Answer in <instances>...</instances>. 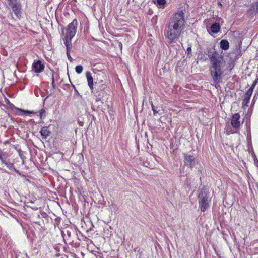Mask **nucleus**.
Segmentation results:
<instances>
[{"label":"nucleus","instance_id":"f257e3e1","mask_svg":"<svg viewBox=\"0 0 258 258\" xmlns=\"http://www.w3.org/2000/svg\"><path fill=\"white\" fill-rule=\"evenodd\" d=\"M210 60L209 71L215 83H219L222 79V76L226 69V61L224 56L216 51L209 53Z\"/></svg>","mask_w":258,"mask_h":258},{"label":"nucleus","instance_id":"f03ea898","mask_svg":"<svg viewBox=\"0 0 258 258\" xmlns=\"http://www.w3.org/2000/svg\"><path fill=\"white\" fill-rule=\"evenodd\" d=\"M77 26L78 21L76 19H74L66 28L62 29V32L64 44L70 46V44H72V39L76 35Z\"/></svg>","mask_w":258,"mask_h":258},{"label":"nucleus","instance_id":"7ed1b4c3","mask_svg":"<svg viewBox=\"0 0 258 258\" xmlns=\"http://www.w3.org/2000/svg\"><path fill=\"white\" fill-rule=\"evenodd\" d=\"M184 16V11L178 10L170 18L168 25L183 30L185 25Z\"/></svg>","mask_w":258,"mask_h":258},{"label":"nucleus","instance_id":"20e7f679","mask_svg":"<svg viewBox=\"0 0 258 258\" xmlns=\"http://www.w3.org/2000/svg\"><path fill=\"white\" fill-rule=\"evenodd\" d=\"M183 30L168 25L165 30V36L169 44L176 43L181 36Z\"/></svg>","mask_w":258,"mask_h":258},{"label":"nucleus","instance_id":"39448f33","mask_svg":"<svg viewBox=\"0 0 258 258\" xmlns=\"http://www.w3.org/2000/svg\"><path fill=\"white\" fill-rule=\"evenodd\" d=\"M199 207L202 212L207 211L210 206L211 199L205 190H201L198 196Z\"/></svg>","mask_w":258,"mask_h":258},{"label":"nucleus","instance_id":"423d86ee","mask_svg":"<svg viewBox=\"0 0 258 258\" xmlns=\"http://www.w3.org/2000/svg\"><path fill=\"white\" fill-rule=\"evenodd\" d=\"M183 157L184 164L192 169L195 165V157L193 155L188 154H184Z\"/></svg>","mask_w":258,"mask_h":258},{"label":"nucleus","instance_id":"0eeeda50","mask_svg":"<svg viewBox=\"0 0 258 258\" xmlns=\"http://www.w3.org/2000/svg\"><path fill=\"white\" fill-rule=\"evenodd\" d=\"M254 86L255 84H253L251 87L248 89V90L244 94V98L242 102V105L243 106H247L248 104L249 103L251 96L253 93Z\"/></svg>","mask_w":258,"mask_h":258},{"label":"nucleus","instance_id":"6e6552de","mask_svg":"<svg viewBox=\"0 0 258 258\" xmlns=\"http://www.w3.org/2000/svg\"><path fill=\"white\" fill-rule=\"evenodd\" d=\"M91 92L95 96L96 102L102 103V100L105 94V91L94 89V88L93 91H91Z\"/></svg>","mask_w":258,"mask_h":258},{"label":"nucleus","instance_id":"1a4fd4ad","mask_svg":"<svg viewBox=\"0 0 258 258\" xmlns=\"http://www.w3.org/2000/svg\"><path fill=\"white\" fill-rule=\"evenodd\" d=\"M240 116L239 113H235L232 115L231 119V125L235 128L237 129L239 127L240 123L239 121Z\"/></svg>","mask_w":258,"mask_h":258},{"label":"nucleus","instance_id":"9d476101","mask_svg":"<svg viewBox=\"0 0 258 258\" xmlns=\"http://www.w3.org/2000/svg\"><path fill=\"white\" fill-rule=\"evenodd\" d=\"M33 68L34 71L36 73H40L44 69V66L39 60L34 62L33 64Z\"/></svg>","mask_w":258,"mask_h":258},{"label":"nucleus","instance_id":"9b49d317","mask_svg":"<svg viewBox=\"0 0 258 258\" xmlns=\"http://www.w3.org/2000/svg\"><path fill=\"white\" fill-rule=\"evenodd\" d=\"M86 77L87 80L88 85L91 91H93L94 88L93 78L92 76L91 72L89 71L86 72Z\"/></svg>","mask_w":258,"mask_h":258},{"label":"nucleus","instance_id":"f8f14e48","mask_svg":"<svg viewBox=\"0 0 258 258\" xmlns=\"http://www.w3.org/2000/svg\"><path fill=\"white\" fill-rule=\"evenodd\" d=\"M12 9L16 17L20 19L22 13L21 4H19L17 5H15L14 7H12Z\"/></svg>","mask_w":258,"mask_h":258},{"label":"nucleus","instance_id":"ddd939ff","mask_svg":"<svg viewBox=\"0 0 258 258\" xmlns=\"http://www.w3.org/2000/svg\"><path fill=\"white\" fill-rule=\"evenodd\" d=\"M107 89V86L105 83L103 82V81H101L100 82L95 83V88L94 89L102 90V91H106Z\"/></svg>","mask_w":258,"mask_h":258},{"label":"nucleus","instance_id":"4468645a","mask_svg":"<svg viewBox=\"0 0 258 258\" xmlns=\"http://www.w3.org/2000/svg\"><path fill=\"white\" fill-rule=\"evenodd\" d=\"M210 29L213 33H217L220 29V25L215 22L211 26Z\"/></svg>","mask_w":258,"mask_h":258},{"label":"nucleus","instance_id":"2eb2a0df","mask_svg":"<svg viewBox=\"0 0 258 258\" xmlns=\"http://www.w3.org/2000/svg\"><path fill=\"white\" fill-rule=\"evenodd\" d=\"M50 131L47 126H44L40 131V134L44 138H46L50 134Z\"/></svg>","mask_w":258,"mask_h":258},{"label":"nucleus","instance_id":"dca6fc26","mask_svg":"<svg viewBox=\"0 0 258 258\" xmlns=\"http://www.w3.org/2000/svg\"><path fill=\"white\" fill-rule=\"evenodd\" d=\"M220 47L224 50H227L229 47V44L227 40H222L220 42Z\"/></svg>","mask_w":258,"mask_h":258},{"label":"nucleus","instance_id":"f3484780","mask_svg":"<svg viewBox=\"0 0 258 258\" xmlns=\"http://www.w3.org/2000/svg\"><path fill=\"white\" fill-rule=\"evenodd\" d=\"M66 47V49H67V55L68 56V58L71 61H72V57H71V55H70V50L72 49V44H70V46H68L67 44H64Z\"/></svg>","mask_w":258,"mask_h":258},{"label":"nucleus","instance_id":"a211bd4d","mask_svg":"<svg viewBox=\"0 0 258 258\" xmlns=\"http://www.w3.org/2000/svg\"><path fill=\"white\" fill-rule=\"evenodd\" d=\"M250 10L253 11L255 14H258V2L251 7Z\"/></svg>","mask_w":258,"mask_h":258},{"label":"nucleus","instance_id":"6ab92c4d","mask_svg":"<svg viewBox=\"0 0 258 258\" xmlns=\"http://www.w3.org/2000/svg\"><path fill=\"white\" fill-rule=\"evenodd\" d=\"M7 1H8L9 6L11 8L12 7H14L15 5H17L20 4L19 3H18L17 2V0H7Z\"/></svg>","mask_w":258,"mask_h":258},{"label":"nucleus","instance_id":"aec40b11","mask_svg":"<svg viewBox=\"0 0 258 258\" xmlns=\"http://www.w3.org/2000/svg\"><path fill=\"white\" fill-rule=\"evenodd\" d=\"M83 68L81 65L77 66L75 68L76 72L77 74H81L83 71Z\"/></svg>","mask_w":258,"mask_h":258},{"label":"nucleus","instance_id":"412c9836","mask_svg":"<svg viewBox=\"0 0 258 258\" xmlns=\"http://www.w3.org/2000/svg\"><path fill=\"white\" fill-rule=\"evenodd\" d=\"M17 110L20 112H22L23 113H24V114H33V113H34V112L33 111H29V110H23L22 109H19V108H17Z\"/></svg>","mask_w":258,"mask_h":258},{"label":"nucleus","instance_id":"4be33fe9","mask_svg":"<svg viewBox=\"0 0 258 258\" xmlns=\"http://www.w3.org/2000/svg\"><path fill=\"white\" fill-rule=\"evenodd\" d=\"M39 116L41 119L46 116V111L44 109H42L39 112Z\"/></svg>","mask_w":258,"mask_h":258},{"label":"nucleus","instance_id":"5701e85b","mask_svg":"<svg viewBox=\"0 0 258 258\" xmlns=\"http://www.w3.org/2000/svg\"><path fill=\"white\" fill-rule=\"evenodd\" d=\"M226 134L229 135L230 134H233L234 133H236V132H234L232 131V128L231 127H227L226 128V131H225Z\"/></svg>","mask_w":258,"mask_h":258},{"label":"nucleus","instance_id":"b1692460","mask_svg":"<svg viewBox=\"0 0 258 258\" xmlns=\"http://www.w3.org/2000/svg\"><path fill=\"white\" fill-rule=\"evenodd\" d=\"M151 107H152V110L153 111L154 115H156V114L158 113V111L155 109V107L153 105V103H151Z\"/></svg>","mask_w":258,"mask_h":258},{"label":"nucleus","instance_id":"393cba45","mask_svg":"<svg viewBox=\"0 0 258 258\" xmlns=\"http://www.w3.org/2000/svg\"><path fill=\"white\" fill-rule=\"evenodd\" d=\"M158 5L162 6L166 3V0H157Z\"/></svg>","mask_w":258,"mask_h":258},{"label":"nucleus","instance_id":"a878e982","mask_svg":"<svg viewBox=\"0 0 258 258\" xmlns=\"http://www.w3.org/2000/svg\"><path fill=\"white\" fill-rule=\"evenodd\" d=\"M187 51L188 52V53H190L191 52V47H188L187 49Z\"/></svg>","mask_w":258,"mask_h":258},{"label":"nucleus","instance_id":"bb28decb","mask_svg":"<svg viewBox=\"0 0 258 258\" xmlns=\"http://www.w3.org/2000/svg\"><path fill=\"white\" fill-rule=\"evenodd\" d=\"M52 85L53 87L54 86V79L53 77L52 78Z\"/></svg>","mask_w":258,"mask_h":258},{"label":"nucleus","instance_id":"cd10ccee","mask_svg":"<svg viewBox=\"0 0 258 258\" xmlns=\"http://www.w3.org/2000/svg\"><path fill=\"white\" fill-rule=\"evenodd\" d=\"M119 47L122 49V44L121 42H119Z\"/></svg>","mask_w":258,"mask_h":258},{"label":"nucleus","instance_id":"c85d7f7f","mask_svg":"<svg viewBox=\"0 0 258 258\" xmlns=\"http://www.w3.org/2000/svg\"><path fill=\"white\" fill-rule=\"evenodd\" d=\"M1 162H2L3 163H5V164L7 165V164L4 161V159H2V160H1Z\"/></svg>","mask_w":258,"mask_h":258},{"label":"nucleus","instance_id":"c756f323","mask_svg":"<svg viewBox=\"0 0 258 258\" xmlns=\"http://www.w3.org/2000/svg\"><path fill=\"white\" fill-rule=\"evenodd\" d=\"M12 165V164H9V165H7V167H10Z\"/></svg>","mask_w":258,"mask_h":258},{"label":"nucleus","instance_id":"7c9ffc66","mask_svg":"<svg viewBox=\"0 0 258 258\" xmlns=\"http://www.w3.org/2000/svg\"><path fill=\"white\" fill-rule=\"evenodd\" d=\"M218 5H220V6H222V4L220 3H219Z\"/></svg>","mask_w":258,"mask_h":258}]
</instances>
